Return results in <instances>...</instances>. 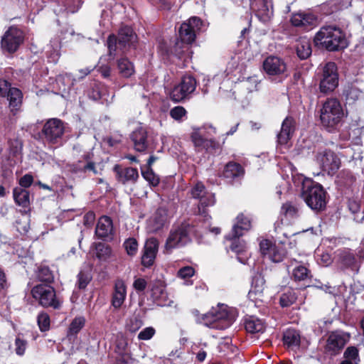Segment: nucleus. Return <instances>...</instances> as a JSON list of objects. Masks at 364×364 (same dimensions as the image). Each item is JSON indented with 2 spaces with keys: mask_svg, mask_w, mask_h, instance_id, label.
Segmentation results:
<instances>
[{
  "mask_svg": "<svg viewBox=\"0 0 364 364\" xmlns=\"http://www.w3.org/2000/svg\"><path fill=\"white\" fill-rule=\"evenodd\" d=\"M348 205L349 210L354 214L360 211V204L354 200H349Z\"/></svg>",
  "mask_w": 364,
  "mask_h": 364,
  "instance_id": "nucleus-63",
  "label": "nucleus"
},
{
  "mask_svg": "<svg viewBox=\"0 0 364 364\" xmlns=\"http://www.w3.org/2000/svg\"><path fill=\"white\" fill-rule=\"evenodd\" d=\"M281 215H284L286 219L293 218L297 215V209L290 203H284L281 208Z\"/></svg>",
  "mask_w": 364,
  "mask_h": 364,
  "instance_id": "nucleus-47",
  "label": "nucleus"
},
{
  "mask_svg": "<svg viewBox=\"0 0 364 364\" xmlns=\"http://www.w3.org/2000/svg\"><path fill=\"white\" fill-rule=\"evenodd\" d=\"M155 332L153 327H146L138 334V338L144 341L149 340L154 336Z\"/></svg>",
  "mask_w": 364,
  "mask_h": 364,
  "instance_id": "nucleus-55",
  "label": "nucleus"
},
{
  "mask_svg": "<svg viewBox=\"0 0 364 364\" xmlns=\"http://www.w3.org/2000/svg\"><path fill=\"white\" fill-rule=\"evenodd\" d=\"M274 245L272 244V242L268 240H263L259 243V248L261 253L264 256L267 257V255L270 252V249H272V247H273Z\"/></svg>",
  "mask_w": 364,
  "mask_h": 364,
  "instance_id": "nucleus-57",
  "label": "nucleus"
},
{
  "mask_svg": "<svg viewBox=\"0 0 364 364\" xmlns=\"http://www.w3.org/2000/svg\"><path fill=\"white\" fill-rule=\"evenodd\" d=\"M186 114V110L182 106H176L170 110L171 117L177 121H181Z\"/></svg>",
  "mask_w": 364,
  "mask_h": 364,
  "instance_id": "nucleus-50",
  "label": "nucleus"
},
{
  "mask_svg": "<svg viewBox=\"0 0 364 364\" xmlns=\"http://www.w3.org/2000/svg\"><path fill=\"white\" fill-rule=\"evenodd\" d=\"M9 89V82L5 80L0 79V96H5Z\"/></svg>",
  "mask_w": 364,
  "mask_h": 364,
  "instance_id": "nucleus-61",
  "label": "nucleus"
},
{
  "mask_svg": "<svg viewBox=\"0 0 364 364\" xmlns=\"http://www.w3.org/2000/svg\"><path fill=\"white\" fill-rule=\"evenodd\" d=\"M85 319L82 317H76L71 322L68 331V336H75L82 328L85 325Z\"/></svg>",
  "mask_w": 364,
  "mask_h": 364,
  "instance_id": "nucleus-42",
  "label": "nucleus"
},
{
  "mask_svg": "<svg viewBox=\"0 0 364 364\" xmlns=\"http://www.w3.org/2000/svg\"><path fill=\"white\" fill-rule=\"evenodd\" d=\"M117 68L119 74L124 77H129L134 73V68L132 63L127 58H120L117 61Z\"/></svg>",
  "mask_w": 364,
  "mask_h": 364,
  "instance_id": "nucleus-35",
  "label": "nucleus"
},
{
  "mask_svg": "<svg viewBox=\"0 0 364 364\" xmlns=\"http://www.w3.org/2000/svg\"><path fill=\"white\" fill-rule=\"evenodd\" d=\"M203 320L205 326L223 330L232 324L235 320V315L232 311L229 310L228 306L221 304L205 314Z\"/></svg>",
  "mask_w": 364,
  "mask_h": 364,
  "instance_id": "nucleus-2",
  "label": "nucleus"
},
{
  "mask_svg": "<svg viewBox=\"0 0 364 364\" xmlns=\"http://www.w3.org/2000/svg\"><path fill=\"white\" fill-rule=\"evenodd\" d=\"M15 352L18 355H23L26 349L27 342L25 340L17 337L15 341Z\"/></svg>",
  "mask_w": 364,
  "mask_h": 364,
  "instance_id": "nucleus-54",
  "label": "nucleus"
},
{
  "mask_svg": "<svg viewBox=\"0 0 364 364\" xmlns=\"http://www.w3.org/2000/svg\"><path fill=\"white\" fill-rule=\"evenodd\" d=\"M141 174L151 186H156L159 183V177L154 173L151 168H147L146 170H142Z\"/></svg>",
  "mask_w": 364,
  "mask_h": 364,
  "instance_id": "nucleus-46",
  "label": "nucleus"
},
{
  "mask_svg": "<svg viewBox=\"0 0 364 364\" xmlns=\"http://www.w3.org/2000/svg\"><path fill=\"white\" fill-rule=\"evenodd\" d=\"M124 248L129 255H134L138 250L137 241L134 238H129L124 243Z\"/></svg>",
  "mask_w": 364,
  "mask_h": 364,
  "instance_id": "nucleus-49",
  "label": "nucleus"
},
{
  "mask_svg": "<svg viewBox=\"0 0 364 364\" xmlns=\"http://www.w3.org/2000/svg\"><path fill=\"white\" fill-rule=\"evenodd\" d=\"M96 235L101 239L111 238L114 234L113 223L108 216H102L95 228Z\"/></svg>",
  "mask_w": 364,
  "mask_h": 364,
  "instance_id": "nucleus-23",
  "label": "nucleus"
},
{
  "mask_svg": "<svg viewBox=\"0 0 364 364\" xmlns=\"http://www.w3.org/2000/svg\"><path fill=\"white\" fill-rule=\"evenodd\" d=\"M314 41L329 51L343 50L348 46V41L343 31L336 26H326L316 33Z\"/></svg>",
  "mask_w": 364,
  "mask_h": 364,
  "instance_id": "nucleus-1",
  "label": "nucleus"
},
{
  "mask_svg": "<svg viewBox=\"0 0 364 364\" xmlns=\"http://www.w3.org/2000/svg\"><path fill=\"white\" fill-rule=\"evenodd\" d=\"M195 274V270L192 267L186 266L181 268L177 273V276L181 279H188L193 277Z\"/></svg>",
  "mask_w": 364,
  "mask_h": 364,
  "instance_id": "nucleus-53",
  "label": "nucleus"
},
{
  "mask_svg": "<svg viewBox=\"0 0 364 364\" xmlns=\"http://www.w3.org/2000/svg\"><path fill=\"white\" fill-rule=\"evenodd\" d=\"M38 324L41 331H46L50 328V317L48 314L41 312L37 318Z\"/></svg>",
  "mask_w": 364,
  "mask_h": 364,
  "instance_id": "nucleus-48",
  "label": "nucleus"
},
{
  "mask_svg": "<svg viewBox=\"0 0 364 364\" xmlns=\"http://www.w3.org/2000/svg\"><path fill=\"white\" fill-rule=\"evenodd\" d=\"M167 222V211L164 208H159L147 222V230L149 232H156L161 230Z\"/></svg>",
  "mask_w": 364,
  "mask_h": 364,
  "instance_id": "nucleus-22",
  "label": "nucleus"
},
{
  "mask_svg": "<svg viewBox=\"0 0 364 364\" xmlns=\"http://www.w3.org/2000/svg\"><path fill=\"white\" fill-rule=\"evenodd\" d=\"M31 294L43 307L58 309L61 306L62 301L56 296L55 291L50 285L45 284L36 285L31 289Z\"/></svg>",
  "mask_w": 364,
  "mask_h": 364,
  "instance_id": "nucleus-6",
  "label": "nucleus"
},
{
  "mask_svg": "<svg viewBox=\"0 0 364 364\" xmlns=\"http://www.w3.org/2000/svg\"><path fill=\"white\" fill-rule=\"evenodd\" d=\"M33 176L30 173H27V174L24 175L23 176H22L19 179L18 183H19L20 187L26 189V188L30 187L31 185L33 183Z\"/></svg>",
  "mask_w": 364,
  "mask_h": 364,
  "instance_id": "nucleus-56",
  "label": "nucleus"
},
{
  "mask_svg": "<svg viewBox=\"0 0 364 364\" xmlns=\"http://www.w3.org/2000/svg\"><path fill=\"white\" fill-rule=\"evenodd\" d=\"M295 267L292 269V278L295 281H305L310 277L309 270L302 264L294 260Z\"/></svg>",
  "mask_w": 364,
  "mask_h": 364,
  "instance_id": "nucleus-37",
  "label": "nucleus"
},
{
  "mask_svg": "<svg viewBox=\"0 0 364 364\" xmlns=\"http://www.w3.org/2000/svg\"><path fill=\"white\" fill-rule=\"evenodd\" d=\"M246 331L250 333H262L265 329L264 323L259 318L254 316H247L245 320Z\"/></svg>",
  "mask_w": 364,
  "mask_h": 364,
  "instance_id": "nucleus-29",
  "label": "nucleus"
},
{
  "mask_svg": "<svg viewBox=\"0 0 364 364\" xmlns=\"http://www.w3.org/2000/svg\"><path fill=\"white\" fill-rule=\"evenodd\" d=\"M147 286L146 281L143 278H137L133 283V287L137 291H144Z\"/></svg>",
  "mask_w": 364,
  "mask_h": 364,
  "instance_id": "nucleus-58",
  "label": "nucleus"
},
{
  "mask_svg": "<svg viewBox=\"0 0 364 364\" xmlns=\"http://www.w3.org/2000/svg\"><path fill=\"white\" fill-rule=\"evenodd\" d=\"M358 350L353 346L348 347L343 353V360L340 364H359Z\"/></svg>",
  "mask_w": 364,
  "mask_h": 364,
  "instance_id": "nucleus-36",
  "label": "nucleus"
},
{
  "mask_svg": "<svg viewBox=\"0 0 364 364\" xmlns=\"http://www.w3.org/2000/svg\"><path fill=\"white\" fill-rule=\"evenodd\" d=\"M136 38V35L131 27H122L119 31L117 38L114 35L108 37L107 47L109 55L114 58L118 54L117 50L124 53L127 48L134 46Z\"/></svg>",
  "mask_w": 364,
  "mask_h": 364,
  "instance_id": "nucleus-3",
  "label": "nucleus"
},
{
  "mask_svg": "<svg viewBox=\"0 0 364 364\" xmlns=\"http://www.w3.org/2000/svg\"><path fill=\"white\" fill-rule=\"evenodd\" d=\"M243 173L244 169L239 164L230 162L225 166L223 175L228 179H233L242 176Z\"/></svg>",
  "mask_w": 364,
  "mask_h": 364,
  "instance_id": "nucleus-32",
  "label": "nucleus"
},
{
  "mask_svg": "<svg viewBox=\"0 0 364 364\" xmlns=\"http://www.w3.org/2000/svg\"><path fill=\"white\" fill-rule=\"evenodd\" d=\"M284 344L289 348L298 347L300 344V335L294 329H287L283 336Z\"/></svg>",
  "mask_w": 364,
  "mask_h": 364,
  "instance_id": "nucleus-33",
  "label": "nucleus"
},
{
  "mask_svg": "<svg viewBox=\"0 0 364 364\" xmlns=\"http://www.w3.org/2000/svg\"><path fill=\"white\" fill-rule=\"evenodd\" d=\"M265 287V280L261 274H257L253 277L252 287L249 294L250 296L255 295V299H260Z\"/></svg>",
  "mask_w": 364,
  "mask_h": 364,
  "instance_id": "nucleus-31",
  "label": "nucleus"
},
{
  "mask_svg": "<svg viewBox=\"0 0 364 364\" xmlns=\"http://www.w3.org/2000/svg\"><path fill=\"white\" fill-rule=\"evenodd\" d=\"M81 5V0H74L73 4L68 5L67 9L70 13H75L78 11Z\"/></svg>",
  "mask_w": 364,
  "mask_h": 364,
  "instance_id": "nucleus-62",
  "label": "nucleus"
},
{
  "mask_svg": "<svg viewBox=\"0 0 364 364\" xmlns=\"http://www.w3.org/2000/svg\"><path fill=\"white\" fill-rule=\"evenodd\" d=\"M272 0H263L261 7L257 10V15L263 21H267L272 15Z\"/></svg>",
  "mask_w": 364,
  "mask_h": 364,
  "instance_id": "nucleus-38",
  "label": "nucleus"
},
{
  "mask_svg": "<svg viewBox=\"0 0 364 364\" xmlns=\"http://www.w3.org/2000/svg\"><path fill=\"white\" fill-rule=\"evenodd\" d=\"M142 325L143 322L140 318L134 317L129 319L127 323V328L130 332L134 333L138 331Z\"/></svg>",
  "mask_w": 364,
  "mask_h": 364,
  "instance_id": "nucleus-52",
  "label": "nucleus"
},
{
  "mask_svg": "<svg viewBox=\"0 0 364 364\" xmlns=\"http://www.w3.org/2000/svg\"><path fill=\"white\" fill-rule=\"evenodd\" d=\"M285 253V251L282 248L274 245L266 257L274 262H279L283 259Z\"/></svg>",
  "mask_w": 364,
  "mask_h": 364,
  "instance_id": "nucleus-43",
  "label": "nucleus"
},
{
  "mask_svg": "<svg viewBox=\"0 0 364 364\" xmlns=\"http://www.w3.org/2000/svg\"><path fill=\"white\" fill-rule=\"evenodd\" d=\"M91 277L87 272L81 271L77 275V286L80 289H85L90 282Z\"/></svg>",
  "mask_w": 364,
  "mask_h": 364,
  "instance_id": "nucleus-51",
  "label": "nucleus"
},
{
  "mask_svg": "<svg viewBox=\"0 0 364 364\" xmlns=\"http://www.w3.org/2000/svg\"><path fill=\"white\" fill-rule=\"evenodd\" d=\"M191 194L195 199L199 200L198 213L201 215H205V208L209 206H213L215 203V195L206 191L204 185L198 182L191 190Z\"/></svg>",
  "mask_w": 364,
  "mask_h": 364,
  "instance_id": "nucleus-12",
  "label": "nucleus"
},
{
  "mask_svg": "<svg viewBox=\"0 0 364 364\" xmlns=\"http://www.w3.org/2000/svg\"><path fill=\"white\" fill-rule=\"evenodd\" d=\"M346 344V339L343 336L339 333L333 332L330 334L327 340L326 350L331 354L337 353L343 348Z\"/></svg>",
  "mask_w": 364,
  "mask_h": 364,
  "instance_id": "nucleus-28",
  "label": "nucleus"
},
{
  "mask_svg": "<svg viewBox=\"0 0 364 364\" xmlns=\"http://www.w3.org/2000/svg\"><path fill=\"white\" fill-rule=\"evenodd\" d=\"M338 85V74L335 63L328 62L323 67L319 89L324 94L331 92Z\"/></svg>",
  "mask_w": 364,
  "mask_h": 364,
  "instance_id": "nucleus-9",
  "label": "nucleus"
},
{
  "mask_svg": "<svg viewBox=\"0 0 364 364\" xmlns=\"http://www.w3.org/2000/svg\"><path fill=\"white\" fill-rule=\"evenodd\" d=\"M335 254L336 261L341 268L358 271L361 259L355 256L353 251L349 249H341L338 250Z\"/></svg>",
  "mask_w": 364,
  "mask_h": 364,
  "instance_id": "nucleus-16",
  "label": "nucleus"
},
{
  "mask_svg": "<svg viewBox=\"0 0 364 364\" xmlns=\"http://www.w3.org/2000/svg\"><path fill=\"white\" fill-rule=\"evenodd\" d=\"M193 227L188 223L173 226L164 245V252L171 254L173 250L186 245L191 241Z\"/></svg>",
  "mask_w": 364,
  "mask_h": 364,
  "instance_id": "nucleus-4",
  "label": "nucleus"
},
{
  "mask_svg": "<svg viewBox=\"0 0 364 364\" xmlns=\"http://www.w3.org/2000/svg\"><path fill=\"white\" fill-rule=\"evenodd\" d=\"M263 68L269 75H280L287 71V65L283 59L269 55L263 62Z\"/></svg>",
  "mask_w": 364,
  "mask_h": 364,
  "instance_id": "nucleus-18",
  "label": "nucleus"
},
{
  "mask_svg": "<svg viewBox=\"0 0 364 364\" xmlns=\"http://www.w3.org/2000/svg\"><path fill=\"white\" fill-rule=\"evenodd\" d=\"M7 287L6 274L3 269L0 268V293Z\"/></svg>",
  "mask_w": 364,
  "mask_h": 364,
  "instance_id": "nucleus-64",
  "label": "nucleus"
},
{
  "mask_svg": "<svg viewBox=\"0 0 364 364\" xmlns=\"http://www.w3.org/2000/svg\"><path fill=\"white\" fill-rule=\"evenodd\" d=\"M230 249L232 250V251L236 253H240L245 251V245L244 243L240 242L238 240H235L232 242Z\"/></svg>",
  "mask_w": 364,
  "mask_h": 364,
  "instance_id": "nucleus-60",
  "label": "nucleus"
},
{
  "mask_svg": "<svg viewBox=\"0 0 364 364\" xmlns=\"http://www.w3.org/2000/svg\"><path fill=\"white\" fill-rule=\"evenodd\" d=\"M114 170L116 173L117 180L124 184L135 183L139 178L138 171L135 168H121L119 166L116 165Z\"/></svg>",
  "mask_w": 364,
  "mask_h": 364,
  "instance_id": "nucleus-24",
  "label": "nucleus"
},
{
  "mask_svg": "<svg viewBox=\"0 0 364 364\" xmlns=\"http://www.w3.org/2000/svg\"><path fill=\"white\" fill-rule=\"evenodd\" d=\"M116 364H132V358L127 353H119L117 358Z\"/></svg>",
  "mask_w": 364,
  "mask_h": 364,
  "instance_id": "nucleus-59",
  "label": "nucleus"
},
{
  "mask_svg": "<svg viewBox=\"0 0 364 364\" xmlns=\"http://www.w3.org/2000/svg\"><path fill=\"white\" fill-rule=\"evenodd\" d=\"M23 41L21 30L16 27H10L4 34L1 40V48L4 52L15 53Z\"/></svg>",
  "mask_w": 364,
  "mask_h": 364,
  "instance_id": "nucleus-10",
  "label": "nucleus"
},
{
  "mask_svg": "<svg viewBox=\"0 0 364 364\" xmlns=\"http://www.w3.org/2000/svg\"><path fill=\"white\" fill-rule=\"evenodd\" d=\"M127 297V286L125 282L118 279L114 281L112 294V305L115 309H119L124 304Z\"/></svg>",
  "mask_w": 364,
  "mask_h": 364,
  "instance_id": "nucleus-21",
  "label": "nucleus"
},
{
  "mask_svg": "<svg viewBox=\"0 0 364 364\" xmlns=\"http://www.w3.org/2000/svg\"><path fill=\"white\" fill-rule=\"evenodd\" d=\"M151 291V295L155 299H163L166 296L164 283L160 279L153 282Z\"/></svg>",
  "mask_w": 364,
  "mask_h": 364,
  "instance_id": "nucleus-39",
  "label": "nucleus"
},
{
  "mask_svg": "<svg viewBox=\"0 0 364 364\" xmlns=\"http://www.w3.org/2000/svg\"><path fill=\"white\" fill-rule=\"evenodd\" d=\"M343 115L340 102L333 98L328 99L320 111L321 122L329 130L334 129L341 122Z\"/></svg>",
  "mask_w": 364,
  "mask_h": 364,
  "instance_id": "nucleus-5",
  "label": "nucleus"
},
{
  "mask_svg": "<svg viewBox=\"0 0 364 364\" xmlns=\"http://www.w3.org/2000/svg\"><path fill=\"white\" fill-rule=\"evenodd\" d=\"M202 21L193 16L181 25L179 29V37L182 42L187 44L192 43L196 37V33L201 28Z\"/></svg>",
  "mask_w": 364,
  "mask_h": 364,
  "instance_id": "nucleus-15",
  "label": "nucleus"
},
{
  "mask_svg": "<svg viewBox=\"0 0 364 364\" xmlns=\"http://www.w3.org/2000/svg\"><path fill=\"white\" fill-rule=\"evenodd\" d=\"M294 119L291 117H287L283 121L281 131L277 135L278 142L280 144H287L294 132Z\"/></svg>",
  "mask_w": 364,
  "mask_h": 364,
  "instance_id": "nucleus-26",
  "label": "nucleus"
},
{
  "mask_svg": "<svg viewBox=\"0 0 364 364\" xmlns=\"http://www.w3.org/2000/svg\"><path fill=\"white\" fill-rule=\"evenodd\" d=\"M112 254L111 248L102 242L96 244L95 246V255L102 261H105L110 257Z\"/></svg>",
  "mask_w": 364,
  "mask_h": 364,
  "instance_id": "nucleus-41",
  "label": "nucleus"
},
{
  "mask_svg": "<svg viewBox=\"0 0 364 364\" xmlns=\"http://www.w3.org/2000/svg\"><path fill=\"white\" fill-rule=\"evenodd\" d=\"M296 300V296L293 290L289 289L282 294L280 297V304L283 307H287L294 304Z\"/></svg>",
  "mask_w": 364,
  "mask_h": 364,
  "instance_id": "nucleus-44",
  "label": "nucleus"
},
{
  "mask_svg": "<svg viewBox=\"0 0 364 364\" xmlns=\"http://www.w3.org/2000/svg\"><path fill=\"white\" fill-rule=\"evenodd\" d=\"M196 87V80L191 75H185L180 83L173 88L170 93L171 99L178 102L186 99Z\"/></svg>",
  "mask_w": 364,
  "mask_h": 364,
  "instance_id": "nucleus-13",
  "label": "nucleus"
},
{
  "mask_svg": "<svg viewBox=\"0 0 364 364\" xmlns=\"http://www.w3.org/2000/svg\"><path fill=\"white\" fill-rule=\"evenodd\" d=\"M14 198L15 202L22 207H27L30 203V194L29 192L21 187H16L14 189Z\"/></svg>",
  "mask_w": 364,
  "mask_h": 364,
  "instance_id": "nucleus-34",
  "label": "nucleus"
},
{
  "mask_svg": "<svg viewBox=\"0 0 364 364\" xmlns=\"http://www.w3.org/2000/svg\"><path fill=\"white\" fill-rule=\"evenodd\" d=\"M251 228V220L243 213L237 217V223L232 227L231 235H228L229 240H232L242 236L245 231Z\"/></svg>",
  "mask_w": 364,
  "mask_h": 364,
  "instance_id": "nucleus-25",
  "label": "nucleus"
},
{
  "mask_svg": "<svg viewBox=\"0 0 364 364\" xmlns=\"http://www.w3.org/2000/svg\"><path fill=\"white\" fill-rule=\"evenodd\" d=\"M291 22V24L296 27L309 29L316 26L317 18L314 14L310 12L299 11L292 14Z\"/></svg>",
  "mask_w": 364,
  "mask_h": 364,
  "instance_id": "nucleus-19",
  "label": "nucleus"
},
{
  "mask_svg": "<svg viewBox=\"0 0 364 364\" xmlns=\"http://www.w3.org/2000/svg\"><path fill=\"white\" fill-rule=\"evenodd\" d=\"M6 95L8 100L9 101V107L11 111L15 113L19 109L22 103L21 91L15 87H10Z\"/></svg>",
  "mask_w": 364,
  "mask_h": 364,
  "instance_id": "nucleus-30",
  "label": "nucleus"
},
{
  "mask_svg": "<svg viewBox=\"0 0 364 364\" xmlns=\"http://www.w3.org/2000/svg\"><path fill=\"white\" fill-rule=\"evenodd\" d=\"M38 277L39 280L46 283H51L54 279L52 271L46 266H43L39 268Z\"/></svg>",
  "mask_w": 364,
  "mask_h": 364,
  "instance_id": "nucleus-45",
  "label": "nucleus"
},
{
  "mask_svg": "<svg viewBox=\"0 0 364 364\" xmlns=\"http://www.w3.org/2000/svg\"><path fill=\"white\" fill-rule=\"evenodd\" d=\"M216 134V129L212 125H205L203 127L193 129L191 139L198 150L210 151L218 146V144L212 138Z\"/></svg>",
  "mask_w": 364,
  "mask_h": 364,
  "instance_id": "nucleus-7",
  "label": "nucleus"
},
{
  "mask_svg": "<svg viewBox=\"0 0 364 364\" xmlns=\"http://www.w3.org/2000/svg\"><path fill=\"white\" fill-rule=\"evenodd\" d=\"M131 139L136 151L146 152L150 146L151 139L145 128L139 127L131 134Z\"/></svg>",
  "mask_w": 364,
  "mask_h": 364,
  "instance_id": "nucleus-17",
  "label": "nucleus"
},
{
  "mask_svg": "<svg viewBox=\"0 0 364 364\" xmlns=\"http://www.w3.org/2000/svg\"><path fill=\"white\" fill-rule=\"evenodd\" d=\"M343 95L347 104L353 105L356 101L364 99V91L362 88L355 84L347 85L344 90Z\"/></svg>",
  "mask_w": 364,
  "mask_h": 364,
  "instance_id": "nucleus-27",
  "label": "nucleus"
},
{
  "mask_svg": "<svg viewBox=\"0 0 364 364\" xmlns=\"http://www.w3.org/2000/svg\"><path fill=\"white\" fill-rule=\"evenodd\" d=\"M296 53L301 59H306L311 53V48L309 41L306 39H301L297 43Z\"/></svg>",
  "mask_w": 364,
  "mask_h": 364,
  "instance_id": "nucleus-40",
  "label": "nucleus"
},
{
  "mask_svg": "<svg viewBox=\"0 0 364 364\" xmlns=\"http://www.w3.org/2000/svg\"><path fill=\"white\" fill-rule=\"evenodd\" d=\"M316 161L323 171L328 175H334L340 168L341 162L337 156L329 150H321L317 152Z\"/></svg>",
  "mask_w": 364,
  "mask_h": 364,
  "instance_id": "nucleus-14",
  "label": "nucleus"
},
{
  "mask_svg": "<svg viewBox=\"0 0 364 364\" xmlns=\"http://www.w3.org/2000/svg\"><path fill=\"white\" fill-rule=\"evenodd\" d=\"M65 132L63 121L57 118L48 119L44 124L42 134L47 142L55 144L59 142Z\"/></svg>",
  "mask_w": 364,
  "mask_h": 364,
  "instance_id": "nucleus-11",
  "label": "nucleus"
},
{
  "mask_svg": "<svg viewBox=\"0 0 364 364\" xmlns=\"http://www.w3.org/2000/svg\"><path fill=\"white\" fill-rule=\"evenodd\" d=\"M326 191L318 183H313L307 187L302 193L307 205L314 210H321L325 208L326 204Z\"/></svg>",
  "mask_w": 364,
  "mask_h": 364,
  "instance_id": "nucleus-8",
  "label": "nucleus"
},
{
  "mask_svg": "<svg viewBox=\"0 0 364 364\" xmlns=\"http://www.w3.org/2000/svg\"><path fill=\"white\" fill-rule=\"evenodd\" d=\"M159 250V242L156 238L151 237L146 241L141 263L145 267H150L154 264Z\"/></svg>",
  "mask_w": 364,
  "mask_h": 364,
  "instance_id": "nucleus-20",
  "label": "nucleus"
}]
</instances>
